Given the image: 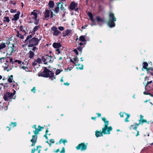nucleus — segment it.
<instances>
[{
	"mask_svg": "<svg viewBox=\"0 0 153 153\" xmlns=\"http://www.w3.org/2000/svg\"><path fill=\"white\" fill-rule=\"evenodd\" d=\"M39 76H42L44 77H50L51 78H54L52 79L53 80L55 79L56 78L54 76V74L51 71L49 70L47 67H44V70L42 72H40L38 74Z\"/></svg>",
	"mask_w": 153,
	"mask_h": 153,
	"instance_id": "f257e3e1",
	"label": "nucleus"
},
{
	"mask_svg": "<svg viewBox=\"0 0 153 153\" xmlns=\"http://www.w3.org/2000/svg\"><path fill=\"white\" fill-rule=\"evenodd\" d=\"M39 13V12L37 10H34L29 16V19L32 21L34 20V23L36 25H38L39 23V19H37V15Z\"/></svg>",
	"mask_w": 153,
	"mask_h": 153,
	"instance_id": "f03ea898",
	"label": "nucleus"
},
{
	"mask_svg": "<svg viewBox=\"0 0 153 153\" xmlns=\"http://www.w3.org/2000/svg\"><path fill=\"white\" fill-rule=\"evenodd\" d=\"M102 119L105 123L104 127L102 128V132L104 134H109L110 131L112 130V127L111 126L108 127L109 124V122L108 120H106V119L105 117L102 118Z\"/></svg>",
	"mask_w": 153,
	"mask_h": 153,
	"instance_id": "7ed1b4c3",
	"label": "nucleus"
},
{
	"mask_svg": "<svg viewBox=\"0 0 153 153\" xmlns=\"http://www.w3.org/2000/svg\"><path fill=\"white\" fill-rule=\"evenodd\" d=\"M145 81L146 82V84L145 86L146 90L149 91L150 90L152 91V94L151 95L153 97V82L152 80L149 79V77L146 76L145 78Z\"/></svg>",
	"mask_w": 153,
	"mask_h": 153,
	"instance_id": "20e7f679",
	"label": "nucleus"
},
{
	"mask_svg": "<svg viewBox=\"0 0 153 153\" xmlns=\"http://www.w3.org/2000/svg\"><path fill=\"white\" fill-rule=\"evenodd\" d=\"M55 58V56H51V54L50 55L49 54H47L45 56H43L42 57V61L45 64L48 62H53Z\"/></svg>",
	"mask_w": 153,
	"mask_h": 153,
	"instance_id": "39448f33",
	"label": "nucleus"
},
{
	"mask_svg": "<svg viewBox=\"0 0 153 153\" xmlns=\"http://www.w3.org/2000/svg\"><path fill=\"white\" fill-rule=\"evenodd\" d=\"M117 19L114 16V15L112 13H110L109 15V19L108 25L111 28L115 27V24L114 22L116 21Z\"/></svg>",
	"mask_w": 153,
	"mask_h": 153,
	"instance_id": "423d86ee",
	"label": "nucleus"
},
{
	"mask_svg": "<svg viewBox=\"0 0 153 153\" xmlns=\"http://www.w3.org/2000/svg\"><path fill=\"white\" fill-rule=\"evenodd\" d=\"M41 39H38V38L35 37L31 39L28 42V47H32L37 45Z\"/></svg>",
	"mask_w": 153,
	"mask_h": 153,
	"instance_id": "0eeeda50",
	"label": "nucleus"
},
{
	"mask_svg": "<svg viewBox=\"0 0 153 153\" xmlns=\"http://www.w3.org/2000/svg\"><path fill=\"white\" fill-rule=\"evenodd\" d=\"M16 91H14L13 93H10V92H7L5 93L3 97L4 100L5 101H8L10 99H12L13 98V95L15 94Z\"/></svg>",
	"mask_w": 153,
	"mask_h": 153,
	"instance_id": "6e6552de",
	"label": "nucleus"
},
{
	"mask_svg": "<svg viewBox=\"0 0 153 153\" xmlns=\"http://www.w3.org/2000/svg\"><path fill=\"white\" fill-rule=\"evenodd\" d=\"M51 30L53 31V36H57L61 33V32L58 30L57 27L55 26L52 27L51 28Z\"/></svg>",
	"mask_w": 153,
	"mask_h": 153,
	"instance_id": "1a4fd4ad",
	"label": "nucleus"
},
{
	"mask_svg": "<svg viewBox=\"0 0 153 153\" xmlns=\"http://www.w3.org/2000/svg\"><path fill=\"white\" fill-rule=\"evenodd\" d=\"M77 150L81 149V151L85 150L87 148V146L85 145L84 143L79 144L76 147Z\"/></svg>",
	"mask_w": 153,
	"mask_h": 153,
	"instance_id": "9d476101",
	"label": "nucleus"
},
{
	"mask_svg": "<svg viewBox=\"0 0 153 153\" xmlns=\"http://www.w3.org/2000/svg\"><path fill=\"white\" fill-rule=\"evenodd\" d=\"M78 3L74 1H72L69 7V9L71 10H74L76 7H78Z\"/></svg>",
	"mask_w": 153,
	"mask_h": 153,
	"instance_id": "9b49d317",
	"label": "nucleus"
},
{
	"mask_svg": "<svg viewBox=\"0 0 153 153\" xmlns=\"http://www.w3.org/2000/svg\"><path fill=\"white\" fill-rule=\"evenodd\" d=\"M88 16L89 17L91 20L93 22V23L91 24V26L94 25H96L94 22H95V19H93V16L92 13L90 12H88L87 13Z\"/></svg>",
	"mask_w": 153,
	"mask_h": 153,
	"instance_id": "f8f14e48",
	"label": "nucleus"
},
{
	"mask_svg": "<svg viewBox=\"0 0 153 153\" xmlns=\"http://www.w3.org/2000/svg\"><path fill=\"white\" fill-rule=\"evenodd\" d=\"M120 115L121 117H124V115H126L127 116V117L126 118L125 120V121L126 122H128L129 121V120H128V118L130 117V114H126L125 113H122L120 112Z\"/></svg>",
	"mask_w": 153,
	"mask_h": 153,
	"instance_id": "ddd939ff",
	"label": "nucleus"
},
{
	"mask_svg": "<svg viewBox=\"0 0 153 153\" xmlns=\"http://www.w3.org/2000/svg\"><path fill=\"white\" fill-rule=\"evenodd\" d=\"M38 127L39 128H36V129H35V130L33 131V132L35 134H38L39 132L44 128V127H42L40 126H39Z\"/></svg>",
	"mask_w": 153,
	"mask_h": 153,
	"instance_id": "4468645a",
	"label": "nucleus"
},
{
	"mask_svg": "<svg viewBox=\"0 0 153 153\" xmlns=\"http://www.w3.org/2000/svg\"><path fill=\"white\" fill-rule=\"evenodd\" d=\"M71 30H67L64 31L63 33V37H65L69 35L71 33Z\"/></svg>",
	"mask_w": 153,
	"mask_h": 153,
	"instance_id": "2eb2a0df",
	"label": "nucleus"
},
{
	"mask_svg": "<svg viewBox=\"0 0 153 153\" xmlns=\"http://www.w3.org/2000/svg\"><path fill=\"white\" fill-rule=\"evenodd\" d=\"M53 46L54 48L57 49L61 47V45L60 43H54L53 45Z\"/></svg>",
	"mask_w": 153,
	"mask_h": 153,
	"instance_id": "dca6fc26",
	"label": "nucleus"
},
{
	"mask_svg": "<svg viewBox=\"0 0 153 153\" xmlns=\"http://www.w3.org/2000/svg\"><path fill=\"white\" fill-rule=\"evenodd\" d=\"M20 14V12H19L18 13L16 14L14 16V18L12 19V20L15 21L17 20L19 18Z\"/></svg>",
	"mask_w": 153,
	"mask_h": 153,
	"instance_id": "f3484780",
	"label": "nucleus"
},
{
	"mask_svg": "<svg viewBox=\"0 0 153 153\" xmlns=\"http://www.w3.org/2000/svg\"><path fill=\"white\" fill-rule=\"evenodd\" d=\"M37 136L36 134L33 135L32 136V139L30 140L31 142H36L37 140Z\"/></svg>",
	"mask_w": 153,
	"mask_h": 153,
	"instance_id": "a211bd4d",
	"label": "nucleus"
},
{
	"mask_svg": "<svg viewBox=\"0 0 153 153\" xmlns=\"http://www.w3.org/2000/svg\"><path fill=\"white\" fill-rule=\"evenodd\" d=\"M29 58L30 59H32L35 56V53L31 51H29V52L28 53Z\"/></svg>",
	"mask_w": 153,
	"mask_h": 153,
	"instance_id": "6ab92c4d",
	"label": "nucleus"
},
{
	"mask_svg": "<svg viewBox=\"0 0 153 153\" xmlns=\"http://www.w3.org/2000/svg\"><path fill=\"white\" fill-rule=\"evenodd\" d=\"M50 10H45V13L44 14V16L45 18L49 17L50 16Z\"/></svg>",
	"mask_w": 153,
	"mask_h": 153,
	"instance_id": "aec40b11",
	"label": "nucleus"
},
{
	"mask_svg": "<svg viewBox=\"0 0 153 153\" xmlns=\"http://www.w3.org/2000/svg\"><path fill=\"white\" fill-rule=\"evenodd\" d=\"M3 21L4 23H9L10 22V20L8 17H4L3 18Z\"/></svg>",
	"mask_w": 153,
	"mask_h": 153,
	"instance_id": "412c9836",
	"label": "nucleus"
},
{
	"mask_svg": "<svg viewBox=\"0 0 153 153\" xmlns=\"http://www.w3.org/2000/svg\"><path fill=\"white\" fill-rule=\"evenodd\" d=\"M6 43L5 42H2L0 43V51L1 50L6 47Z\"/></svg>",
	"mask_w": 153,
	"mask_h": 153,
	"instance_id": "4be33fe9",
	"label": "nucleus"
},
{
	"mask_svg": "<svg viewBox=\"0 0 153 153\" xmlns=\"http://www.w3.org/2000/svg\"><path fill=\"white\" fill-rule=\"evenodd\" d=\"M102 133H103L102 132H102L100 131H96L95 132V135L97 137H98L99 136H102L103 135Z\"/></svg>",
	"mask_w": 153,
	"mask_h": 153,
	"instance_id": "5701e85b",
	"label": "nucleus"
},
{
	"mask_svg": "<svg viewBox=\"0 0 153 153\" xmlns=\"http://www.w3.org/2000/svg\"><path fill=\"white\" fill-rule=\"evenodd\" d=\"M48 4L49 8H51L54 7L55 4L54 2L53 1L51 0L49 1Z\"/></svg>",
	"mask_w": 153,
	"mask_h": 153,
	"instance_id": "b1692460",
	"label": "nucleus"
},
{
	"mask_svg": "<svg viewBox=\"0 0 153 153\" xmlns=\"http://www.w3.org/2000/svg\"><path fill=\"white\" fill-rule=\"evenodd\" d=\"M6 63L10 62L12 63V64H13L14 62H13L12 58L10 57H9L6 58Z\"/></svg>",
	"mask_w": 153,
	"mask_h": 153,
	"instance_id": "393cba45",
	"label": "nucleus"
},
{
	"mask_svg": "<svg viewBox=\"0 0 153 153\" xmlns=\"http://www.w3.org/2000/svg\"><path fill=\"white\" fill-rule=\"evenodd\" d=\"M97 20L98 22H104V20L103 19L101 18L99 16H97L96 17Z\"/></svg>",
	"mask_w": 153,
	"mask_h": 153,
	"instance_id": "a878e982",
	"label": "nucleus"
},
{
	"mask_svg": "<svg viewBox=\"0 0 153 153\" xmlns=\"http://www.w3.org/2000/svg\"><path fill=\"white\" fill-rule=\"evenodd\" d=\"M146 91H145L144 92L143 94L145 95H147L149 94L152 97L151 95L152 94V90H150L149 91H148L146 90Z\"/></svg>",
	"mask_w": 153,
	"mask_h": 153,
	"instance_id": "bb28decb",
	"label": "nucleus"
},
{
	"mask_svg": "<svg viewBox=\"0 0 153 153\" xmlns=\"http://www.w3.org/2000/svg\"><path fill=\"white\" fill-rule=\"evenodd\" d=\"M16 47L14 45H13L10 48V49H12V51L10 52V55H11L12 53H14L16 51Z\"/></svg>",
	"mask_w": 153,
	"mask_h": 153,
	"instance_id": "cd10ccee",
	"label": "nucleus"
},
{
	"mask_svg": "<svg viewBox=\"0 0 153 153\" xmlns=\"http://www.w3.org/2000/svg\"><path fill=\"white\" fill-rule=\"evenodd\" d=\"M147 71L148 73L152 75H153V73H152V69L151 68H149L148 69H147Z\"/></svg>",
	"mask_w": 153,
	"mask_h": 153,
	"instance_id": "c85d7f7f",
	"label": "nucleus"
},
{
	"mask_svg": "<svg viewBox=\"0 0 153 153\" xmlns=\"http://www.w3.org/2000/svg\"><path fill=\"white\" fill-rule=\"evenodd\" d=\"M79 40L82 42H84L86 41V40L85 38V36H81L79 38Z\"/></svg>",
	"mask_w": 153,
	"mask_h": 153,
	"instance_id": "c756f323",
	"label": "nucleus"
},
{
	"mask_svg": "<svg viewBox=\"0 0 153 153\" xmlns=\"http://www.w3.org/2000/svg\"><path fill=\"white\" fill-rule=\"evenodd\" d=\"M38 50V48L35 46H33L32 48H31L30 51H31L33 52H34Z\"/></svg>",
	"mask_w": 153,
	"mask_h": 153,
	"instance_id": "7c9ffc66",
	"label": "nucleus"
},
{
	"mask_svg": "<svg viewBox=\"0 0 153 153\" xmlns=\"http://www.w3.org/2000/svg\"><path fill=\"white\" fill-rule=\"evenodd\" d=\"M143 68L145 69H148L147 67L148 66V64L147 62H143Z\"/></svg>",
	"mask_w": 153,
	"mask_h": 153,
	"instance_id": "2f4dec72",
	"label": "nucleus"
},
{
	"mask_svg": "<svg viewBox=\"0 0 153 153\" xmlns=\"http://www.w3.org/2000/svg\"><path fill=\"white\" fill-rule=\"evenodd\" d=\"M24 63V62H22V64L20 65L19 67L21 69L25 70L26 69H27V68L23 66Z\"/></svg>",
	"mask_w": 153,
	"mask_h": 153,
	"instance_id": "473e14b6",
	"label": "nucleus"
},
{
	"mask_svg": "<svg viewBox=\"0 0 153 153\" xmlns=\"http://www.w3.org/2000/svg\"><path fill=\"white\" fill-rule=\"evenodd\" d=\"M39 28V26H35L33 28V32L35 33L36 31H37Z\"/></svg>",
	"mask_w": 153,
	"mask_h": 153,
	"instance_id": "72a5a7b5",
	"label": "nucleus"
},
{
	"mask_svg": "<svg viewBox=\"0 0 153 153\" xmlns=\"http://www.w3.org/2000/svg\"><path fill=\"white\" fill-rule=\"evenodd\" d=\"M4 70H7V71H9L11 69L10 67H9L8 65H7V66H5L4 67Z\"/></svg>",
	"mask_w": 153,
	"mask_h": 153,
	"instance_id": "f704fd0d",
	"label": "nucleus"
},
{
	"mask_svg": "<svg viewBox=\"0 0 153 153\" xmlns=\"http://www.w3.org/2000/svg\"><path fill=\"white\" fill-rule=\"evenodd\" d=\"M13 76L12 75H11L10 78L8 79V81L10 83H11L12 82V79H13Z\"/></svg>",
	"mask_w": 153,
	"mask_h": 153,
	"instance_id": "c9c22d12",
	"label": "nucleus"
},
{
	"mask_svg": "<svg viewBox=\"0 0 153 153\" xmlns=\"http://www.w3.org/2000/svg\"><path fill=\"white\" fill-rule=\"evenodd\" d=\"M32 37V36L31 35H28L26 39L25 40V42H26L29 39L31 38Z\"/></svg>",
	"mask_w": 153,
	"mask_h": 153,
	"instance_id": "e433bc0d",
	"label": "nucleus"
},
{
	"mask_svg": "<svg viewBox=\"0 0 153 153\" xmlns=\"http://www.w3.org/2000/svg\"><path fill=\"white\" fill-rule=\"evenodd\" d=\"M42 58L41 59L40 58H38L36 60V62L39 64H40L42 62Z\"/></svg>",
	"mask_w": 153,
	"mask_h": 153,
	"instance_id": "4c0bfd02",
	"label": "nucleus"
},
{
	"mask_svg": "<svg viewBox=\"0 0 153 153\" xmlns=\"http://www.w3.org/2000/svg\"><path fill=\"white\" fill-rule=\"evenodd\" d=\"M62 71V70H59L57 69L56 70V75H58L59 74L60 72Z\"/></svg>",
	"mask_w": 153,
	"mask_h": 153,
	"instance_id": "58836bf2",
	"label": "nucleus"
},
{
	"mask_svg": "<svg viewBox=\"0 0 153 153\" xmlns=\"http://www.w3.org/2000/svg\"><path fill=\"white\" fill-rule=\"evenodd\" d=\"M59 6H57L55 8L54 11L56 13H57L59 12Z\"/></svg>",
	"mask_w": 153,
	"mask_h": 153,
	"instance_id": "ea45409f",
	"label": "nucleus"
},
{
	"mask_svg": "<svg viewBox=\"0 0 153 153\" xmlns=\"http://www.w3.org/2000/svg\"><path fill=\"white\" fill-rule=\"evenodd\" d=\"M16 36L21 39H24V36L20 33L18 35H16Z\"/></svg>",
	"mask_w": 153,
	"mask_h": 153,
	"instance_id": "a19ab883",
	"label": "nucleus"
},
{
	"mask_svg": "<svg viewBox=\"0 0 153 153\" xmlns=\"http://www.w3.org/2000/svg\"><path fill=\"white\" fill-rule=\"evenodd\" d=\"M82 48L80 46H78L77 48L78 51H79L80 53H81Z\"/></svg>",
	"mask_w": 153,
	"mask_h": 153,
	"instance_id": "79ce46f5",
	"label": "nucleus"
},
{
	"mask_svg": "<svg viewBox=\"0 0 153 153\" xmlns=\"http://www.w3.org/2000/svg\"><path fill=\"white\" fill-rule=\"evenodd\" d=\"M139 123H142L143 124V123L144 122H147L146 120H143L142 119V120H139Z\"/></svg>",
	"mask_w": 153,
	"mask_h": 153,
	"instance_id": "37998d69",
	"label": "nucleus"
},
{
	"mask_svg": "<svg viewBox=\"0 0 153 153\" xmlns=\"http://www.w3.org/2000/svg\"><path fill=\"white\" fill-rule=\"evenodd\" d=\"M11 126H13V127H15L16 126V122H11L10 124Z\"/></svg>",
	"mask_w": 153,
	"mask_h": 153,
	"instance_id": "c03bdc74",
	"label": "nucleus"
},
{
	"mask_svg": "<svg viewBox=\"0 0 153 153\" xmlns=\"http://www.w3.org/2000/svg\"><path fill=\"white\" fill-rule=\"evenodd\" d=\"M14 62H18L19 64H20L22 63L21 61L18 60H16L14 61Z\"/></svg>",
	"mask_w": 153,
	"mask_h": 153,
	"instance_id": "a18cd8bd",
	"label": "nucleus"
},
{
	"mask_svg": "<svg viewBox=\"0 0 153 153\" xmlns=\"http://www.w3.org/2000/svg\"><path fill=\"white\" fill-rule=\"evenodd\" d=\"M20 30L23 32H25V30L23 29L22 26L21 25L19 27Z\"/></svg>",
	"mask_w": 153,
	"mask_h": 153,
	"instance_id": "49530a36",
	"label": "nucleus"
},
{
	"mask_svg": "<svg viewBox=\"0 0 153 153\" xmlns=\"http://www.w3.org/2000/svg\"><path fill=\"white\" fill-rule=\"evenodd\" d=\"M58 29L59 30L61 31H63L64 30V28L62 26H59L58 27Z\"/></svg>",
	"mask_w": 153,
	"mask_h": 153,
	"instance_id": "de8ad7c7",
	"label": "nucleus"
},
{
	"mask_svg": "<svg viewBox=\"0 0 153 153\" xmlns=\"http://www.w3.org/2000/svg\"><path fill=\"white\" fill-rule=\"evenodd\" d=\"M56 53L57 54H59L60 53V50L59 48H58L56 49Z\"/></svg>",
	"mask_w": 153,
	"mask_h": 153,
	"instance_id": "09e8293b",
	"label": "nucleus"
},
{
	"mask_svg": "<svg viewBox=\"0 0 153 153\" xmlns=\"http://www.w3.org/2000/svg\"><path fill=\"white\" fill-rule=\"evenodd\" d=\"M77 68L80 70H82L83 69V65H81L80 67H77Z\"/></svg>",
	"mask_w": 153,
	"mask_h": 153,
	"instance_id": "8fccbe9b",
	"label": "nucleus"
},
{
	"mask_svg": "<svg viewBox=\"0 0 153 153\" xmlns=\"http://www.w3.org/2000/svg\"><path fill=\"white\" fill-rule=\"evenodd\" d=\"M61 141H62V142L65 144V143H67V141L66 140H62V139H61L60 142Z\"/></svg>",
	"mask_w": 153,
	"mask_h": 153,
	"instance_id": "3c124183",
	"label": "nucleus"
},
{
	"mask_svg": "<svg viewBox=\"0 0 153 153\" xmlns=\"http://www.w3.org/2000/svg\"><path fill=\"white\" fill-rule=\"evenodd\" d=\"M60 8L62 10H65L64 7H63V5L62 4L61 5Z\"/></svg>",
	"mask_w": 153,
	"mask_h": 153,
	"instance_id": "603ef678",
	"label": "nucleus"
},
{
	"mask_svg": "<svg viewBox=\"0 0 153 153\" xmlns=\"http://www.w3.org/2000/svg\"><path fill=\"white\" fill-rule=\"evenodd\" d=\"M16 10H13L11 9L10 10V12L11 13H15L16 12Z\"/></svg>",
	"mask_w": 153,
	"mask_h": 153,
	"instance_id": "864d4df0",
	"label": "nucleus"
},
{
	"mask_svg": "<svg viewBox=\"0 0 153 153\" xmlns=\"http://www.w3.org/2000/svg\"><path fill=\"white\" fill-rule=\"evenodd\" d=\"M36 90V89L35 88V87H34L33 88V89H31V91L32 92H33V93H35V91Z\"/></svg>",
	"mask_w": 153,
	"mask_h": 153,
	"instance_id": "5fc2aeb1",
	"label": "nucleus"
},
{
	"mask_svg": "<svg viewBox=\"0 0 153 153\" xmlns=\"http://www.w3.org/2000/svg\"><path fill=\"white\" fill-rule=\"evenodd\" d=\"M65 152V149L64 147H63L61 151L60 152L61 153H64Z\"/></svg>",
	"mask_w": 153,
	"mask_h": 153,
	"instance_id": "6e6d98bb",
	"label": "nucleus"
},
{
	"mask_svg": "<svg viewBox=\"0 0 153 153\" xmlns=\"http://www.w3.org/2000/svg\"><path fill=\"white\" fill-rule=\"evenodd\" d=\"M37 62H36V61L35 60L32 63V65L36 66L37 64Z\"/></svg>",
	"mask_w": 153,
	"mask_h": 153,
	"instance_id": "4d7b16f0",
	"label": "nucleus"
},
{
	"mask_svg": "<svg viewBox=\"0 0 153 153\" xmlns=\"http://www.w3.org/2000/svg\"><path fill=\"white\" fill-rule=\"evenodd\" d=\"M6 60V58L5 57H2L1 58H0V61L2 62V60H3L4 62L5 60Z\"/></svg>",
	"mask_w": 153,
	"mask_h": 153,
	"instance_id": "13d9d810",
	"label": "nucleus"
},
{
	"mask_svg": "<svg viewBox=\"0 0 153 153\" xmlns=\"http://www.w3.org/2000/svg\"><path fill=\"white\" fill-rule=\"evenodd\" d=\"M78 58L77 56H76L75 58H74L73 60L74 61V62H75L78 60Z\"/></svg>",
	"mask_w": 153,
	"mask_h": 153,
	"instance_id": "bf43d9fd",
	"label": "nucleus"
},
{
	"mask_svg": "<svg viewBox=\"0 0 153 153\" xmlns=\"http://www.w3.org/2000/svg\"><path fill=\"white\" fill-rule=\"evenodd\" d=\"M3 86V83L0 84V91Z\"/></svg>",
	"mask_w": 153,
	"mask_h": 153,
	"instance_id": "052dcab7",
	"label": "nucleus"
},
{
	"mask_svg": "<svg viewBox=\"0 0 153 153\" xmlns=\"http://www.w3.org/2000/svg\"><path fill=\"white\" fill-rule=\"evenodd\" d=\"M70 61H71V62L72 63H73V64H76V63H75V62H74V61H73V60H72V59H70Z\"/></svg>",
	"mask_w": 153,
	"mask_h": 153,
	"instance_id": "680f3d73",
	"label": "nucleus"
},
{
	"mask_svg": "<svg viewBox=\"0 0 153 153\" xmlns=\"http://www.w3.org/2000/svg\"><path fill=\"white\" fill-rule=\"evenodd\" d=\"M74 10L75 11L77 12L79 10V8L77 7H76Z\"/></svg>",
	"mask_w": 153,
	"mask_h": 153,
	"instance_id": "e2e57ef3",
	"label": "nucleus"
},
{
	"mask_svg": "<svg viewBox=\"0 0 153 153\" xmlns=\"http://www.w3.org/2000/svg\"><path fill=\"white\" fill-rule=\"evenodd\" d=\"M50 141L52 143H54V140L53 139H51Z\"/></svg>",
	"mask_w": 153,
	"mask_h": 153,
	"instance_id": "0e129e2a",
	"label": "nucleus"
},
{
	"mask_svg": "<svg viewBox=\"0 0 153 153\" xmlns=\"http://www.w3.org/2000/svg\"><path fill=\"white\" fill-rule=\"evenodd\" d=\"M7 83H6L5 85H3V87H4V89H5L6 88H7V85H7Z\"/></svg>",
	"mask_w": 153,
	"mask_h": 153,
	"instance_id": "69168bd1",
	"label": "nucleus"
},
{
	"mask_svg": "<svg viewBox=\"0 0 153 153\" xmlns=\"http://www.w3.org/2000/svg\"><path fill=\"white\" fill-rule=\"evenodd\" d=\"M35 151V149H32L31 150V153H34Z\"/></svg>",
	"mask_w": 153,
	"mask_h": 153,
	"instance_id": "338daca9",
	"label": "nucleus"
},
{
	"mask_svg": "<svg viewBox=\"0 0 153 153\" xmlns=\"http://www.w3.org/2000/svg\"><path fill=\"white\" fill-rule=\"evenodd\" d=\"M74 51L75 52H76V54H78V52L77 51V50L76 49H74Z\"/></svg>",
	"mask_w": 153,
	"mask_h": 153,
	"instance_id": "774afa93",
	"label": "nucleus"
}]
</instances>
